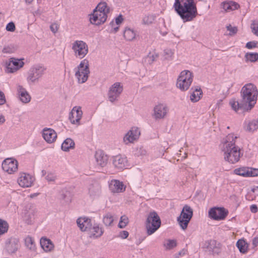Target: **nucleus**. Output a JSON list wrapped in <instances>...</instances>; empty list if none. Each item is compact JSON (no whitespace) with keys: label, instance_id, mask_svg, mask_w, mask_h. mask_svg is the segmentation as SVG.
Returning a JSON list of instances; mask_svg holds the SVG:
<instances>
[{"label":"nucleus","instance_id":"obj_1","mask_svg":"<svg viewBox=\"0 0 258 258\" xmlns=\"http://www.w3.org/2000/svg\"><path fill=\"white\" fill-rule=\"evenodd\" d=\"M237 139V137L234 134H229L223 139L221 143L224 159L231 164L238 162L242 155L239 147L235 145Z\"/></svg>","mask_w":258,"mask_h":258},{"label":"nucleus","instance_id":"obj_2","mask_svg":"<svg viewBox=\"0 0 258 258\" xmlns=\"http://www.w3.org/2000/svg\"><path fill=\"white\" fill-rule=\"evenodd\" d=\"M174 8L184 22L192 21L198 14L194 0H175Z\"/></svg>","mask_w":258,"mask_h":258},{"label":"nucleus","instance_id":"obj_3","mask_svg":"<svg viewBox=\"0 0 258 258\" xmlns=\"http://www.w3.org/2000/svg\"><path fill=\"white\" fill-rule=\"evenodd\" d=\"M258 95L256 87L252 83L243 86L240 91L241 99L245 103V106L250 110L255 105Z\"/></svg>","mask_w":258,"mask_h":258},{"label":"nucleus","instance_id":"obj_4","mask_svg":"<svg viewBox=\"0 0 258 258\" xmlns=\"http://www.w3.org/2000/svg\"><path fill=\"white\" fill-rule=\"evenodd\" d=\"M109 12V8L105 2H100L98 4L93 12L90 15V21L92 24L99 25L104 23Z\"/></svg>","mask_w":258,"mask_h":258},{"label":"nucleus","instance_id":"obj_5","mask_svg":"<svg viewBox=\"0 0 258 258\" xmlns=\"http://www.w3.org/2000/svg\"><path fill=\"white\" fill-rule=\"evenodd\" d=\"M46 68L41 64L32 66L27 72L26 80L28 84L33 85L39 82L45 74Z\"/></svg>","mask_w":258,"mask_h":258},{"label":"nucleus","instance_id":"obj_6","mask_svg":"<svg viewBox=\"0 0 258 258\" xmlns=\"http://www.w3.org/2000/svg\"><path fill=\"white\" fill-rule=\"evenodd\" d=\"M161 220L157 212H151L146 219L145 225L148 235L155 233L160 227Z\"/></svg>","mask_w":258,"mask_h":258},{"label":"nucleus","instance_id":"obj_7","mask_svg":"<svg viewBox=\"0 0 258 258\" xmlns=\"http://www.w3.org/2000/svg\"><path fill=\"white\" fill-rule=\"evenodd\" d=\"M193 81L192 73L188 70L182 71L177 80L176 86L182 91L187 90Z\"/></svg>","mask_w":258,"mask_h":258},{"label":"nucleus","instance_id":"obj_8","mask_svg":"<svg viewBox=\"0 0 258 258\" xmlns=\"http://www.w3.org/2000/svg\"><path fill=\"white\" fill-rule=\"evenodd\" d=\"M89 66V61L84 59L77 68L75 69V77L79 83H84L88 80L90 73Z\"/></svg>","mask_w":258,"mask_h":258},{"label":"nucleus","instance_id":"obj_9","mask_svg":"<svg viewBox=\"0 0 258 258\" xmlns=\"http://www.w3.org/2000/svg\"><path fill=\"white\" fill-rule=\"evenodd\" d=\"M193 211L192 209L188 205H185L180 213L177 217V221L180 227L185 230L186 229L188 224L192 218Z\"/></svg>","mask_w":258,"mask_h":258},{"label":"nucleus","instance_id":"obj_10","mask_svg":"<svg viewBox=\"0 0 258 258\" xmlns=\"http://www.w3.org/2000/svg\"><path fill=\"white\" fill-rule=\"evenodd\" d=\"M72 50L74 55L78 58H83L88 53V46L86 42L82 40H76L72 44Z\"/></svg>","mask_w":258,"mask_h":258},{"label":"nucleus","instance_id":"obj_11","mask_svg":"<svg viewBox=\"0 0 258 258\" xmlns=\"http://www.w3.org/2000/svg\"><path fill=\"white\" fill-rule=\"evenodd\" d=\"M123 91V85L120 82H115L109 88L107 96L110 102L113 103L118 100Z\"/></svg>","mask_w":258,"mask_h":258},{"label":"nucleus","instance_id":"obj_12","mask_svg":"<svg viewBox=\"0 0 258 258\" xmlns=\"http://www.w3.org/2000/svg\"><path fill=\"white\" fill-rule=\"evenodd\" d=\"M23 59H18L12 57L6 62V71L9 73H13L17 72L24 65Z\"/></svg>","mask_w":258,"mask_h":258},{"label":"nucleus","instance_id":"obj_13","mask_svg":"<svg viewBox=\"0 0 258 258\" xmlns=\"http://www.w3.org/2000/svg\"><path fill=\"white\" fill-rule=\"evenodd\" d=\"M228 214V211L223 207H213L209 211V217L215 220H224Z\"/></svg>","mask_w":258,"mask_h":258},{"label":"nucleus","instance_id":"obj_14","mask_svg":"<svg viewBox=\"0 0 258 258\" xmlns=\"http://www.w3.org/2000/svg\"><path fill=\"white\" fill-rule=\"evenodd\" d=\"M140 134V130L138 127H132L124 135L123 142L126 145L133 143L139 138Z\"/></svg>","mask_w":258,"mask_h":258},{"label":"nucleus","instance_id":"obj_15","mask_svg":"<svg viewBox=\"0 0 258 258\" xmlns=\"http://www.w3.org/2000/svg\"><path fill=\"white\" fill-rule=\"evenodd\" d=\"M2 167L5 172L13 173L18 170V162L13 158H7L3 161Z\"/></svg>","mask_w":258,"mask_h":258},{"label":"nucleus","instance_id":"obj_16","mask_svg":"<svg viewBox=\"0 0 258 258\" xmlns=\"http://www.w3.org/2000/svg\"><path fill=\"white\" fill-rule=\"evenodd\" d=\"M83 112L80 106H75L70 113L69 120L72 124L78 126L81 124Z\"/></svg>","mask_w":258,"mask_h":258},{"label":"nucleus","instance_id":"obj_17","mask_svg":"<svg viewBox=\"0 0 258 258\" xmlns=\"http://www.w3.org/2000/svg\"><path fill=\"white\" fill-rule=\"evenodd\" d=\"M34 180L35 178L31 175L26 173H21L17 179V182L21 187L25 188L31 187Z\"/></svg>","mask_w":258,"mask_h":258},{"label":"nucleus","instance_id":"obj_18","mask_svg":"<svg viewBox=\"0 0 258 258\" xmlns=\"http://www.w3.org/2000/svg\"><path fill=\"white\" fill-rule=\"evenodd\" d=\"M114 166L118 169H123L130 167L126 157L121 155L114 156L112 159Z\"/></svg>","mask_w":258,"mask_h":258},{"label":"nucleus","instance_id":"obj_19","mask_svg":"<svg viewBox=\"0 0 258 258\" xmlns=\"http://www.w3.org/2000/svg\"><path fill=\"white\" fill-rule=\"evenodd\" d=\"M168 111V108L165 104L159 103L154 108L153 116L156 119L164 118Z\"/></svg>","mask_w":258,"mask_h":258},{"label":"nucleus","instance_id":"obj_20","mask_svg":"<svg viewBox=\"0 0 258 258\" xmlns=\"http://www.w3.org/2000/svg\"><path fill=\"white\" fill-rule=\"evenodd\" d=\"M229 105L231 108L236 112L239 110L243 112H247L251 110L249 108L245 106V103L243 102L241 99H240V102H238L236 99L232 98L229 101Z\"/></svg>","mask_w":258,"mask_h":258},{"label":"nucleus","instance_id":"obj_21","mask_svg":"<svg viewBox=\"0 0 258 258\" xmlns=\"http://www.w3.org/2000/svg\"><path fill=\"white\" fill-rule=\"evenodd\" d=\"M42 136L48 143H53L57 138L55 131L50 128H45L43 130Z\"/></svg>","mask_w":258,"mask_h":258},{"label":"nucleus","instance_id":"obj_22","mask_svg":"<svg viewBox=\"0 0 258 258\" xmlns=\"http://www.w3.org/2000/svg\"><path fill=\"white\" fill-rule=\"evenodd\" d=\"M109 189L112 192L119 193L124 191L125 187L122 182L118 180H112L109 184Z\"/></svg>","mask_w":258,"mask_h":258},{"label":"nucleus","instance_id":"obj_23","mask_svg":"<svg viewBox=\"0 0 258 258\" xmlns=\"http://www.w3.org/2000/svg\"><path fill=\"white\" fill-rule=\"evenodd\" d=\"M95 158L98 166L103 167L107 164L108 157L102 151H96L95 154Z\"/></svg>","mask_w":258,"mask_h":258},{"label":"nucleus","instance_id":"obj_24","mask_svg":"<svg viewBox=\"0 0 258 258\" xmlns=\"http://www.w3.org/2000/svg\"><path fill=\"white\" fill-rule=\"evenodd\" d=\"M77 223L82 231L89 230L92 226L91 219L86 217L78 218L77 220Z\"/></svg>","mask_w":258,"mask_h":258},{"label":"nucleus","instance_id":"obj_25","mask_svg":"<svg viewBox=\"0 0 258 258\" xmlns=\"http://www.w3.org/2000/svg\"><path fill=\"white\" fill-rule=\"evenodd\" d=\"M17 89L19 99L23 103H27L30 101L31 98L30 95L22 86L18 85Z\"/></svg>","mask_w":258,"mask_h":258},{"label":"nucleus","instance_id":"obj_26","mask_svg":"<svg viewBox=\"0 0 258 258\" xmlns=\"http://www.w3.org/2000/svg\"><path fill=\"white\" fill-rule=\"evenodd\" d=\"M244 129L249 132H253L258 129V119L245 120L244 122Z\"/></svg>","mask_w":258,"mask_h":258},{"label":"nucleus","instance_id":"obj_27","mask_svg":"<svg viewBox=\"0 0 258 258\" xmlns=\"http://www.w3.org/2000/svg\"><path fill=\"white\" fill-rule=\"evenodd\" d=\"M204 246L213 253H218L219 252V248L217 246V242L214 240L206 241L204 243Z\"/></svg>","mask_w":258,"mask_h":258},{"label":"nucleus","instance_id":"obj_28","mask_svg":"<svg viewBox=\"0 0 258 258\" xmlns=\"http://www.w3.org/2000/svg\"><path fill=\"white\" fill-rule=\"evenodd\" d=\"M40 244L42 248L46 252L50 251L54 248V245L52 241L46 238H41Z\"/></svg>","mask_w":258,"mask_h":258},{"label":"nucleus","instance_id":"obj_29","mask_svg":"<svg viewBox=\"0 0 258 258\" xmlns=\"http://www.w3.org/2000/svg\"><path fill=\"white\" fill-rule=\"evenodd\" d=\"M89 230L91 233L90 237L94 238L100 237L104 232L102 228L97 224H95L93 227L91 226Z\"/></svg>","mask_w":258,"mask_h":258},{"label":"nucleus","instance_id":"obj_30","mask_svg":"<svg viewBox=\"0 0 258 258\" xmlns=\"http://www.w3.org/2000/svg\"><path fill=\"white\" fill-rule=\"evenodd\" d=\"M203 92L199 87H197L191 93L190 99L192 102H198L202 97Z\"/></svg>","mask_w":258,"mask_h":258},{"label":"nucleus","instance_id":"obj_31","mask_svg":"<svg viewBox=\"0 0 258 258\" xmlns=\"http://www.w3.org/2000/svg\"><path fill=\"white\" fill-rule=\"evenodd\" d=\"M222 8L227 12H230L238 9L239 5L234 2H225L222 4Z\"/></svg>","mask_w":258,"mask_h":258},{"label":"nucleus","instance_id":"obj_32","mask_svg":"<svg viewBox=\"0 0 258 258\" xmlns=\"http://www.w3.org/2000/svg\"><path fill=\"white\" fill-rule=\"evenodd\" d=\"M123 36L127 41H132L135 39L136 32L132 28L126 27L123 32Z\"/></svg>","mask_w":258,"mask_h":258},{"label":"nucleus","instance_id":"obj_33","mask_svg":"<svg viewBox=\"0 0 258 258\" xmlns=\"http://www.w3.org/2000/svg\"><path fill=\"white\" fill-rule=\"evenodd\" d=\"M75 147V143L71 138L66 139L61 144V149L63 151H69Z\"/></svg>","mask_w":258,"mask_h":258},{"label":"nucleus","instance_id":"obj_34","mask_svg":"<svg viewBox=\"0 0 258 258\" xmlns=\"http://www.w3.org/2000/svg\"><path fill=\"white\" fill-rule=\"evenodd\" d=\"M236 246L241 253H245L247 252L248 244L244 239H239L236 242Z\"/></svg>","mask_w":258,"mask_h":258},{"label":"nucleus","instance_id":"obj_35","mask_svg":"<svg viewBox=\"0 0 258 258\" xmlns=\"http://www.w3.org/2000/svg\"><path fill=\"white\" fill-rule=\"evenodd\" d=\"M249 168L242 167L234 170V173L243 177H249Z\"/></svg>","mask_w":258,"mask_h":258},{"label":"nucleus","instance_id":"obj_36","mask_svg":"<svg viewBox=\"0 0 258 258\" xmlns=\"http://www.w3.org/2000/svg\"><path fill=\"white\" fill-rule=\"evenodd\" d=\"M244 57L246 62H254L258 60V53L256 52H247L245 53Z\"/></svg>","mask_w":258,"mask_h":258},{"label":"nucleus","instance_id":"obj_37","mask_svg":"<svg viewBox=\"0 0 258 258\" xmlns=\"http://www.w3.org/2000/svg\"><path fill=\"white\" fill-rule=\"evenodd\" d=\"M100 187L98 184L92 185L89 188V194L92 197L98 196L100 194Z\"/></svg>","mask_w":258,"mask_h":258},{"label":"nucleus","instance_id":"obj_38","mask_svg":"<svg viewBox=\"0 0 258 258\" xmlns=\"http://www.w3.org/2000/svg\"><path fill=\"white\" fill-rule=\"evenodd\" d=\"M114 221V218L113 215L110 213H106L103 218V223L106 226H111L112 223H113Z\"/></svg>","mask_w":258,"mask_h":258},{"label":"nucleus","instance_id":"obj_39","mask_svg":"<svg viewBox=\"0 0 258 258\" xmlns=\"http://www.w3.org/2000/svg\"><path fill=\"white\" fill-rule=\"evenodd\" d=\"M25 245L27 248L32 250L35 249V244L33 239L31 236H27L25 239Z\"/></svg>","mask_w":258,"mask_h":258},{"label":"nucleus","instance_id":"obj_40","mask_svg":"<svg viewBox=\"0 0 258 258\" xmlns=\"http://www.w3.org/2000/svg\"><path fill=\"white\" fill-rule=\"evenodd\" d=\"M177 245L176 241L174 239H167L164 243V246L166 250H170Z\"/></svg>","mask_w":258,"mask_h":258},{"label":"nucleus","instance_id":"obj_41","mask_svg":"<svg viewBox=\"0 0 258 258\" xmlns=\"http://www.w3.org/2000/svg\"><path fill=\"white\" fill-rule=\"evenodd\" d=\"M156 19V16L150 14L145 16L143 19V23L145 25H150L153 23Z\"/></svg>","mask_w":258,"mask_h":258},{"label":"nucleus","instance_id":"obj_42","mask_svg":"<svg viewBox=\"0 0 258 258\" xmlns=\"http://www.w3.org/2000/svg\"><path fill=\"white\" fill-rule=\"evenodd\" d=\"M8 228V223L6 221L0 219V235L6 233Z\"/></svg>","mask_w":258,"mask_h":258},{"label":"nucleus","instance_id":"obj_43","mask_svg":"<svg viewBox=\"0 0 258 258\" xmlns=\"http://www.w3.org/2000/svg\"><path fill=\"white\" fill-rule=\"evenodd\" d=\"M16 50V47L14 45H9L4 47L2 52L4 53H12Z\"/></svg>","mask_w":258,"mask_h":258},{"label":"nucleus","instance_id":"obj_44","mask_svg":"<svg viewBox=\"0 0 258 258\" xmlns=\"http://www.w3.org/2000/svg\"><path fill=\"white\" fill-rule=\"evenodd\" d=\"M128 223V218L125 216H122L120 217V221L118 223V227L120 228H124Z\"/></svg>","mask_w":258,"mask_h":258},{"label":"nucleus","instance_id":"obj_45","mask_svg":"<svg viewBox=\"0 0 258 258\" xmlns=\"http://www.w3.org/2000/svg\"><path fill=\"white\" fill-rule=\"evenodd\" d=\"M135 154L138 157H144L147 154V151L143 147L138 148L135 151Z\"/></svg>","mask_w":258,"mask_h":258},{"label":"nucleus","instance_id":"obj_46","mask_svg":"<svg viewBox=\"0 0 258 258\" xmlns=\"http://www.w3.org/2000/svg\"><path fill=\"white\" fill-rule=\"evenodd\" d=\"M45 179L48 182H53L56 179V175L54 172H48L45 176Z\"/></svg>","mask_w":258,"mask_h":258},{"label":"nucleus","instance_id":"obj_47","mask_svg":"<svg viewBox=\"0 0 258 258\" xmlns=\"http://www.w3.org/2000/svg\"><path fill=\"white\" fill-rule=\"evenodd\" d=\"M158 56V55L156 53H154L153 54L150 53L147 56L146 60L148 63H152L156 59Z\"/></svg>","mask_w":258,"mask_h":258},{"label":"nucleus","instance_id":"obj_48","mask_svg":"<svg viewBox=\"0 0 258 258\" xmlns=\"http://www.w3.org/2000/svg\"><path fill=\"white\" fill-rule=\"evenodd\" d=\"M164 56L166 59H170L173 54V52L170 49H166L164 51Z\"/></svg>","mask_w":258,"mask_h":258},{"label":"nucleus","instance_id":"obj_49","mask_svg":"<svg viewBox=\"0 0 258 258\" xmlns=\"http://www.w3.org/2000/svg\"><path fill=\"white\" fill-rule=\"evenodd\" d=\"M6 30L8 31L13 32L15 30V25L13 22L9 23L6 26Z\"/></svg>","mask_w":258,"mask_h":258},{"label":"nucleus","instance_id":"obj_50","mask_svg":"<svg viewBox=\"0 0 258 258\" xmlns=\"http://www.w3.org/2000/svg\"><path fill=\"white\" fill-rule=\"evenodd\" d=\"M249 176H258V169L249 168Z\"/></svg>","mask_w":258,"mask_h":258},{"label":"nucleus","instance_id":"obj_51","mask_svg":"<svg viewBox=\"0 0 258 258\" xmlns=\"http://www.w3.org/2000/svg\"><path fill=\"white\" fill-rule=\"evenodd\" d=\"M58 28L59 26L56 23H53L50 26L51 31L54 34L57 32Z\"/></svg>","mask_w":258,"mask_h":258},{"label":"nucleus","instance_id":"obj_52","mask_svg":"<svg viewBox=\"0 0 258 258\" xmlns=\"http://www.w3.org/2000/svg\"><path fill=\"white\" fill-rule=\"evenodd\" d=\"M252 27L253 33L258 36V21L252 24Z\"/></svg>","mask_w":258,"mask_h":258},{"label":"nucleus","instance_id":"obj_53","mask_svg":"<svg viewBox=\"0 0 258 258\" xmlns=\"http://www.w3.org/2000/svg\"><path fill=\"white\" fill-rule=\"evenodd\" d=\"M257 43L254 41H250L246 44V47L248 49H252L256 47Z\"/></svg>","mask_w":258,"mask_h":258},{"label":"nucleus","instance_id":"obj_54","mask_svg":"<svg viewBox=\"0 0 258 258\" xmlns=\"http://www.w3.org/2000/svg\"><path fill=\"white\" fill-rule=\"evenodd\" d=\"M227 30L230 32V34H233L237 32V29L235 27H232L231 25L227 26Z\"/></svg>","mask_w":258,"mask_h":258},{"label":"nucleus","instance_id":"obj_55","mask_svg":"<svg viewBox=\"0 0 258 258\" xmlns=\"http://www.w3.org/2000/svg\"><path fill=\"white\" fill-rule=\"evenodd\" d=\"M129 233L127 231H122L119 233V237L122 239H125L128 236Z\"/></svg>","mask_w":258,"mask_h":258},{"label":"nucleus","instance_id":"obj_56","mask_svg":"<svg viewBox=\"0 0 258 258\" xmlns=\"http://www.w3.org/2000/svg\"><path fill=\"white\" fill-rule=\"evenodd\" d=\"M6 100L4 93L0 91V105H3L5 103Z\"/></svg>","mask_w":258,"mask_h":258},{"label":"nucleus","instance_id":"obj_57","mask_svg":"<svg viewBox=\"0 0 258 258\" xmlns=\"http://www.w3.org/2000/svg\"><path fill=\"white\" fill-rule=\"evenodd\" d=\"M250 210L253 213H256L258 211V208L256 205H252L250 206Z\"/></svg>","mask_w":258,"mask_h":258},{"label":"nucleus","instance_id":"obj_58","mask_svg":"<svg viewBox=\"0 0 258 258\" xmlns=\"http://www.w3.org/2000/svg\"><path fill=\"white\" fill-rule=\"evenodd\" d=\"M123 21V18L121 15H119L115 19V23L117 25H119Z\"/></svg>","mask_w":258,"mask_h":258},{"label":"nucleus","instance_id":"obj_59","mask_svg":"<svg viewBox=\"0 0 258 258\" xmlns=\"http://www.w3.org/2000/svg\"><path fill=\"white\" fill-rule=\"evenodd\" d=\"M252 244L253 247H256L258 245V237H256L253 238Z\"/></svg>","mask_w":258,"mask_h":258},{"label":"nucleus","instance_id":"obj_60","mask_svg":"<svg viewBox=\"0 0 258 258\" xmlns=\"http://www.w3.org/2000/svg\"><path fill=\"white\" fill-rule=\"evenodd\" d=\"M5 121V118L2 114H0V125L3 124Z\"/></svg>","mask_w":258,"mask_h":258},{"label":"nucleus","instance_id":"obj_61","mask_svg":"<svg viewBox=\"0 0 258 258\" xmlns=\"http://www.w3.org/2000/svg\"><path fill=\"white\" fill-rule=\"evenodd\" d=\"M252 191L255 195L258 196V186H256L252 189Z\"/></svg>","mask_w":258,"mask_h":258},{"label":"nucleus","instance_id":"obj_62","mask_svg":"<svg viewBox=\"0 0 258 258\" xmlns=\"http://www.w3.org/2000/svg\"><path fill=\"white\" fill-rule=\"evenodd\" d=\"M118 29H119L118 27H114L113 28V29H112V32H113L114 33L117 32L118 31Z\"/></svg>","mask_w":258,"mask_h":258},{"label":"nucleus","instance_id":"obj_63","mask_svg":"<svg viewBox=\"0 0 258 258\" xmlns=\"http://www.w3.org/2000/svg\"><path fill=\"white\" fill-rule=\"evenodd\" d=\"M178 254L179 255H180V256L183 255L185 254V250H182L179 251Z\"/></svg>","mask_w":258,"mask_h":258},{"label":"nucleus","instance_id":"obj_64","mask_svg":"<svg viewBox=\"0 0 258 258\" xmlns=\"http://www.w3.org/2000/svg\"><path fill=\"white\" fill-rule=\"evenodd\" d=\"M47 172L45 170H42L41 171V174H42V176H46V175H47Z\"/></svg>","mask_w":258,"mask_h":258}]
</instances>
